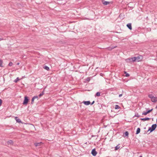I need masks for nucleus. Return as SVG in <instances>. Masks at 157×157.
<instances>
[{"mask_svg": "<svg viewBox=\"0 0 157 157\" xmlns=\"http://www.w3.org/2000/svg\"><path fill=\"white\" fill-rule=\"evenodd\" d=\"M156 122H157V119H156Z\"/></svg>", "mask_w": 157, "mask_h": 157, "instance_id": "41", "label": "nucleus"}, {"mask_svg": "<svg viewBox=\"0 0 157 157\" xmlns=\"http://www.w3.org/2000/svg\"><path fill=\"white\" fill-rule=\"evenodd\" d=\"M109 50V51H111V50L112 49V48L111 47H108L107 48Z\"/></svg>", "mask_w": 157, "mask_h": 157, "instance_id": "31", "label": "nucleus"}, {"mask_svg": "<svg viewBox=\"0 0 157 157\" xmlns=\"http://www.w3.org/2000/svg\"><path fill=\"white\" fill-rule=\"evenodd\" d=\"M2 100L1 99H0V106H1L2 105Z\"/></svg>", "mask_w": 157, "mask_h": 157, "instance_id": "33", "label": "nucleus"}, {"mask_svg": "<svg viewBox=\"0 0 157 157\" xmlns=\"http://www.w3.org/2000/svg\"><path fill=\"white\" fill-rule=\"evenodd\" d=\"M156 19H157V17L156 18Z\"/></svg>", "mask_w": 157, "mask_h": 157, "instance_id": "42", "label": "nucleus"}, {"mask_svg": "<svg viewBox=\"0 0 157 157\" xmlns=\"http://www.w3.org/2000/svg\"><path fill=\"white\" fill-rule=\"evenodd\" d=\"M110 3V2L105 1L103 2V4L105 5H106L108 4H109Z\"/></svg>", "mask_w": 157, "mask_h": 157, "instance_id": "17", "label": "nucleus"}, {"mask_svg": "<svg viewBox=\"0 0 157 157\" xmlns=\"http://www.w3.org/2000/svg\"><path fill=\"white\" fill-rule=\"evenodd\" d=\"M153 110V109L149 110H148L146 111H144L143 112L142 114L146 115H147V114L151 112Z\"/></svg>", "mask_w": 157, "mask_h": 157, "instance_id": "4", "label": "nucleus"}, {"mask_svg": "<svg viewBox=\"0 0 157 157\" xmlns=\"http://www.w3.org/2000/svg\"><path fill=\"white\" fill-rule=\"evenodd\" d=\"M20 79L18 77H17L14 81V82L16 83H17L18 81Z\"/></svg>", "mask_w": 157, "mask_h": 157, "instance_id": "23", "label": "nucleus"}, {"mask_svg": "<svg viewBox=\"0 0 157 157\" xmlns=\"http://www.w3.org/2000/svg\"><path fill=\"white\" fill-rule=\"evenodd\" d=\"M66 2L64 0H58V3L60 4H64Z\"/></svg>", "mask_w": 157, "mask_h": 157, "instance_id": "6", "label": "nucleus"}, {"mask_svg": "<svg viewBox=\"0 0 157 157\" xmlns=\"http://www.w3.org/2000/svg\"><path fill=\"white\" fill-rule=\"evenodd\" d=\"M100 94L101 93L100 92H97L96 93V94L95 95V96L96 97V96L97 97H99L100 96Z\"/></svg>", "mask_w": 157, "mask_h": 157, "instance_id": "20", "label": "nucleus"}, {"mask_svg": "<svg viewBox=\"0 0 157 157\" xmlns=\"http://www.w3.org/2000/svg\"><path fill=\"white\" fill-rule=\"evenodd\" d=\"M142 58L143 57L142 56H139L136 57L137 61L139 62L142 60Z\"/></svg>", "mask_w": 157, "mask_h": 157, "instance_id": "8", "label": "nucleus"}, {"mask_svg": "<svg viewBox=\"0 0 157 157\" xmlns=\"http://www.w3.org/2000/svg\"><path fill=\"white\" fill-rule=\"evenodd\" d=\"M94 102L95 101H94L91 103H90V104H91V105H92L94 103Z\"/></svg>", "mask_w": 157, "mask_h": 157, "instance_id": "35", "label": "nucleus"}, {"mask_svg": "<svg viewBox=\"0 0 157 157\" xmlns=\"http://www.w3.org/2000/svg\"><path fill=\"white\" fill-rule=\"evenodd\" d=\"M122 94H120L119 95V97H121L122 96Z\"/></svg>", "mask_w": 157, "mask_h": 157, "instance_id": "36", "label": "nucleus"}, {"mask_svg": "<svg viewBox=\"0 0 157 157\" xmlns=\"http://www.w3.org/2000/svg\"><path fill=\"white\" fill-rule=\"evenodd\" d=\"M155 108H156V109H157V105L156 106V107H155Z\"/></svg>", "mask_w": 157, "mask_h": 157, "instance_id": "39", "label": "nucleus"}, {"mask_svg": "<svg viewBox=\"0 0 157 157\" xmlns=\"http://www.w3.org/2000/svg\"><path fill=\"white\" fill-rule=\"evenodd\" d=\"M7 144L8 145L11 144L13 145V142L12 140H10L7 142Z\"/></svg>", "mask_w": 157, "mask_h": 157, "instance_id": "13", "label": "nucleus"}, {"mask_svg": "<svg viewBox=\"0 0 157 157\" xmlns=\"http://www.w3.org/2000/svg\"><path fill=\"white\" fill-rule=\"evenodd\" d=\"M44 94V90L39 95V97H41Z\"/></svg>", "mask_w": 157, "mask_h": 157, "instance_id": "21", "label": "nucleus"}, {"mask_svg": "<svg viewBox=\"0 0 157 157\" xmlns=\"http://www.w3.org/2000/svg\"><path fill=\"white\" fill-rule=\"evenodd\" d=\"M140 128H138L137 129L136 134H138L139 133H140Z\"/></svg>", "mask_w": 157, "mask_h": 157, "instance_id": "16", "label": "nucleus"}, {"mask_svg": "<svg viewBox=\"0 0 157 157\" xmlns=\"http://www.w3.org/2000/svg\"><path fill=\"white\" fill-rule=\"evenodd\" d=\"M82 103H83L84 104V105H88L90 104V101H84L82 102Z\"/></svg>", "mask_w": 157, "mask_h": 157, "instance_id": "9", "label": "nucleus"}, {"mask_svg": "<svg viewBox=\"0 0 157 157\" xmlns=\"http://www.w3.org/2000/svg\"><path fill=\"white\" fill-rule=\"evenodd\" d=\"M19 63H17V65H19Z\"/></svg>", "mask_w": 157, "mask_h": 157, "instance_id": "38", "label": "nucleus"}, {"mask_svg": "<svg viewBox=\"0 0 157 157\" xmlns=\"http://www.w3.org/2000/svg\"><path fill=\"white\" fill-rule=\"evenodd\" d=\"M124 74H125V76L126 77H128L129 76V74L127 73L125 71L124 72Z\"/></svg>", "mask_w": 157, "mask_h": 157, "instance_id": "25", "label": "nucleus"}, {"mask_svg": "<svg viewBox=\"0 0 157 157\" xmlns=\"http://www.w3.org/2000/svg\"><path fill=\"white\" fill-rule=\"evenodd\" d=\"M148 97L149 98L151 99L153 98L154 96L152 94H149L148 95Z\"/></svg>", "mask_w": 157, "mask_h": 157, "instance_id": "22", "label": "nucleus"}, {"mask_svg": "<svg viewBox=\"0 0 157 157\" xmlns=\"http://www.w3.org/2000/svg\"><path fill=\"white\" fill-rule=\"evenodd\" d=\"M86 80L88 82H89L90 80V78H89V77L87 78L86 79Z\"/></svg>", "mask_w": 157, "mask_h": 157, "instance_id": "29", "label": "nucleus"}, {"mask_svg": "<svg viewBox=\"0 0 157 157\" xmlns=\"http://www.w3.org/2000/svg\"><path fill=\"white\" fill-rule=\"evenodd\" d=\"M29 99L27 96H25L24 97V100L23 104V105H26L28 103Z\"/></svg>", "mask_w": 157, "mask_h": 157, "instance_id": "2", "label": "nucleus"}, {"mask_svg": "<svg viewBox=\"0 0 157 157\" xmlns=\"http://www.w3.org/2000/svg\"><path fill=\"white\" fill-rule=\"evenodd\" d=\"M120 144H118L117 146L115 147V151L118 150L120 148Z\"/></svg>", "mask_w": 157, "mask_h": 157, "instance_id": "19", "label": "nucleus"}, {"mask_svg": "<svg viewBox=\"0 0 157 157\" xmlns=\"http://www.w3.org/2000/svg\"><path fill=\"white\" fill-rule=\"evenodd\" d=\"M128 136V131H125L124 133V137Z\"/></svg>", "mask_w": 157, "mask_h": 157, "instance_id": "15", "label": "nucleus"}, {"mask_svg": "<svg viewBox=\"0 0 157 157\" xmlns=\"http://www.w3.org/2000/svg\"><path fill=\"white\" fill-rule=\"evenodd\" d=\"M33 97H34V98L35 99H38V96H34Z\"/></svg>", "mask_w": 157, "mask_h": 157, "instance_id": "34", "label": "nucleus"}, {"mask_svg": "<svg viewBox=\"0 0 157 157\" xmlns=\"http://www.w3.org/2000/svg\"><path fill=\"white\" fill-rule=\"evenodd\" d=\"M120 108V107L118 105H116L115 106V109H117Z\"/></svg>", "mask_w": 157, "mask_h": 157, "instance_id": "26", "label": "nucleus"}, {"mask_svg": "<svg viewBox=\"0 0 157 157\" xmlns=\"http://www.w3.org/2000/svg\"><path fill=\"white\" fill-rule=\"evenodd\" d=\"M43 68L47 71H49V68L46 66H44L43 67Z\"/></svg>", "mask_w": 157, "mask_h": 157, "instance_id": "18", "label": "nucleus"}, {"mask_svg": "<svg viewBox=\"0 0 157 157\" xmlns=\"http://www.w3.org/2000/svg\"><path fill=\"white\" fill-rule=\"evenodd\" d=\"M140 116L138 114V113H136L134 117H139Z\"/></svg>", "mask_w": 157, "mask_h": 157, "instance_id": "27", "label": "nucleus"}, {"mask_svg": "<svg viewBox=\"0 0 157 157\" xmlns=\"http://www.w3.org/2000/svg\"><path fill=\"white\" fill-rule=\"evenodd\" d=\"M151 99V101L153 102H156L157 101V98L156 97H154Z\"/></svg>", "mask_w": 157, "mask_h": 157, "instance_id": "7", "label": "nucleus"}, {"mask_svg": "<svg viewBox=\"0 0 157 157\" xmlns=\"http://www.w3.org/2000/svg\"><path fill=\"white\" fill-rule=\"evenodd\" d=\"M13 65V63L11 62H10L8 64V65L10 66H11Z\"/></svg>", "mask_w": 157, "mask_h": 157, "instance_id": "30", "label": "nucleus"}, {"mask_svg": "<svg viewBox=\"0 0 157 157\" xmlns=\"http://www.w3.org/2000/svg\"><path fill=\"white\" fill-rule=\"evenodd\" d=\"M127 27L130 30L132 29V24L131 23L128 24L127 25Z\"/></svg>", "mask_w": 157, "mask_h": 157, "instance_id": "10", "label": "nucleus"}, {"mask_svg": "<svg viewBox=\"0 0 157 157\" xmlns=\"http://www.w3.org/2000/svg\"><path fill=\"white\" fill-rule=\"evenodd\" d=\"M42 144V143L41 142L40 143H35L34 144L36 147H37L38 146H40Z\"/></svg>", "mask_w": 157, "mask_h": 157, "instance_id": "12", "label": "nucleus"}, {"mask_svg": "<svg viewBox=\"0 0 157 157\" xmlns=\"http://www.w3.org/2000/svg\"><path fill=\"white\" fill-rule=\"evenodd\" d=\"M139 157H142V156L141 155H140L139 156Z\"/></svg>", "mask_w": 157, "mask_h": 157, "instance_id": "40", "label": "nucleus"}, {"mask_svg": "<svg viewBox=\"0 0 157 157\" xmlns=\"http://www.w3.org/2000/svg\"><path fill=\"white\" fill-rule=\"evenodd\" d=\"M91 153L93 156H95L96 155L97 153L95 149L94 148L92 150Z\"/></svg>", "mask_w": 157, "mask_h": 157, "instance_id": "5", "label": "nucleus"}, {"mask_svg": "<svg viewBox=\"0 0 157 157\" xmlns=\"http://www.w3.org/2000/svg\"><path fill=\"white\" fill-rule=\"evenodd\" d=\"M3 40V38H0V41Z\"/></svg>", "mask_w": 157, "mask_h": 157, "instance_id": "37", "label": "nucleus"}, {"mask_svg": "<svg viewBox=\"0 0 157 157\" xmlns=\"http://www.w3.org/2000/svg\"><path fill=\"white\" fill-rule=\"evenodd\" d=\"M129 60V62L137 61L136 57H134L130 59H127V60Z\"/></svg>", "mask_w": 157, "mask_h": 157, "instance_id": "3", "label": "nucleus"}, {"mask_svg": "<svg viewBox=\"0 0 157 157\" xmlns=\"http://www.w3.org/2000/svg\"><path fill=\"white\" fill-rule=\"evenodd\" d=\"M112 48V49H114V48H115L116 47H117V46H110Z\"/></svg>", "mask_w": 157, "mask_h": 157, "instance_id": "32", "label": "nucleus"}, {"mask_svg": "<svg viewBox=\"0 0 157 157\" xmlns=\"http://www.w3.org/2000/svg\"><path fill=\"white\" fill-rule=\"evenodd\" d=\"M150 119V118L148 117H145L143 118H141L140 120L143 121H148Z\"/></svg>", "mask_w": 157, "mask_h": 157, "instance_id": "14", "label": "nucleus"}, {"mask_svg": "<svg viewBox=\"0 0 157 157\" xmlns=\"http://www.w3.org/2000/svg\"><path fill=\"white\" fill-rule=\"evenodd\" d=\"M34 99H35L33 97L32 99L31 102V104H33V103H34Z\"/></svg>", "mask_w": 157, "mask_h": 157, "instance_id": "28", "label": "nucleus"}, {"mask_svg": "<svg viewBox=\"0 0 157 157\" xmlns=\"http://www.w3.org/2000/svg\"><path fill=\"white\" fill-rule=\"evenodd\" d=\"M15 120L17 122H18L19 123H22L21 120L18 118V117H15Z\"/></svg>", "mask_w": 157, "mask_h": 157, "instance_id": "11", "label": "nucleus"}, {"mask_svg": "<svg viewBox=\"0 0 157 157\" xmlns=\"http://www.w3.org/2000/svg\"><path fill=\"white\" fill-rule=\"evenodd\" d=\"M157 127V124H154L152 125L151 126V127H149L147 131H150V132H152L153 131H154Z\"/></svg>", "mask_w": 157, "mask_h": 157, "instance_id": "1", "label": "nucleus"}, {"mask_svg": "<svg viewBox=\"0 0 157 157\" xmlns=\"http://www.w3.org/2000/svg\"><path fill=\"white\" fill-rule=\"evenodd\" d=\"M3 63L2 60L1 59H0V67H2L3 66L2 65Z\"/></svg>", "mask_w": 157, "mask_h": 157, "instance_id": "24", "label": "nucleus"}]
</instances>
